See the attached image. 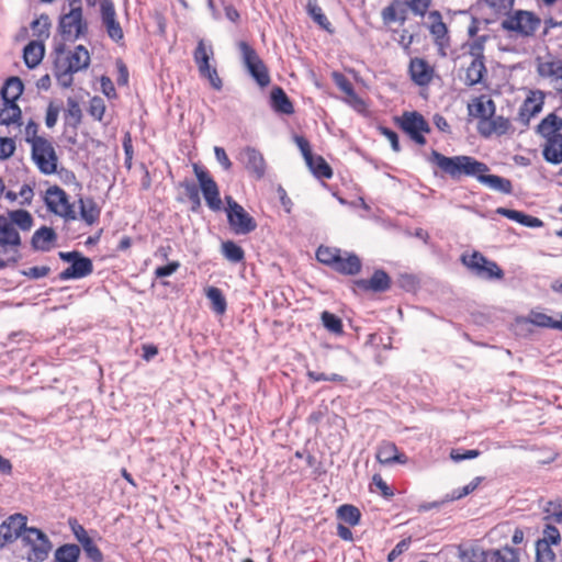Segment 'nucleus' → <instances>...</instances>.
Returning a JSON list of instances; mask_svg holds the SVG:
<instances>
[{"label":"nucleus","instance_id":"f257e3e1","mask_svg":"<svg viewBox=\"0 0 562 562\" xmlns=\"http://www.w3.org/2000/svg\"><path fill=\"white\" fill-rule=\"evenodd\" d=\"M54 53V76L60 87L69 88L74 82V74L89 67V50L83 45L68 49L64 44H59Z\"/></svg>","mask_w":562,"mask_h":562},{"label":"nucleus","instance_id":"f03ea898","mask_svg":"<svg viewBox=\"0 0 562 562\" xmlns=\"http://www.w3.org/2000/svg\"><path fill=\"white\" fill-rule=\"evenodd\" d=\"M429 160L440 170L442 176H447L452 180H460L463 177L476 179L482 172L490 171L485 162L467 155L448 157L437 150H432Z\"/></svg>","mask_w":562,"mask_h":562},{"label":"nucleus","instance_id":"7ed1b4c3","mask_svg":"<svg viewBox=\"0 0 562 562\" xmlns=\"http://www.w3.org/2000/svg\"><path fill=\"white\" fill-rule=\"evenodd\" d=\"M562 117L550 113L541 120L538 125V133L546 139L542 154L543 158L551 164L562 162Z\"/></svg>","mask_w":562,"mask_h":562},{"label":"nucleus","instance_id":"20e7f679","mask_svg":"<svg viewBox=\"0 0 562 562\" xmlns=\"http://www.w3.org/2000/svg\"><path fill=\"white\" fill-rule=\"evenodd\" d=\"M316 258L321 263L346 276L358 274L362 267L361 259L356 254L335 247L319 246L316 250Z\"/></svg>","mask_w":562,"mask_h":562},{"label":"nucleus","instance_id":"39448f33","mask_svg":"<svg viewBox=\"0 0 562 562\" xmlns=\"http://www.w3.org/2000/svg\"><path fill=\"white\" fill-rule=\"evenodd\" d=\"M461 263L475 277L483 280H502L504 271L496 261L488 259L482 252L473 250L463 252L460 257Z\"/></svg>","mask_w":562,"mask_h":562},{"label":"nucleus","instance_id":"423d86ee","mask_svg":"<svg viewBox=\"0 0 562 562\" xmlns=\"http://www.w3.org/2000/svg\"><path fill=\"white\" fill-rule=\"evenodd\" d=\"M214 57V49L211 44H206L204 40H199L198 45L193 52V59L198 67L199 74L202 78L209 80L211 87L220 91L223 88V81L218 76L215 66L211 65V59Z\"/></svg>","mask_w":562,"mask_h":562},{"label":"nucleus","instance_id":"0eeeda50","mask_svg":"<svg viewBox=\"0 0 562 562\" xmlns=\"http://www.w3.org/2000/svg\"><path fill=\"white\" fill-rule=\"evenodd\" d=\"M70 10L59 18L58 29L65 41L75 42L88 32V24L83 19L81 2H69Z\"/></svg>","mask_w":562,"mask_h":562},{"label":"nucleus","instance_id":"6e6552de","mask_svg":"<svg viewBox=\"0 0 562 562\" xmlns=\"http://www.w3.org/2000/svg\"><path fill=\"white\" fill-rule=\"evenodd\" d=\"M396 125L418 146H425L431 128L427 120L417 111H405L395 119Z\"/></svg>","mask_w":562,"mask_h":562},{"label":"nucleus","instance_id":"1a4fd4ad","mask_svg":"<svg viewBox=\"0 0 562 562\" xmlns=\"http://www.w3.org/2000/svg\"><path fill=\"white\" fill-rule=\"evenodd\" d=\"M44 201L49 212L64 218L66 222L77 220L75 206L70 203L67 192L60 187H49L45 191Z\"/></svg>","mask_w":562,"mask_h":562},{"label":"nucleus","instance_id":"9d476101","mask_svg":"<svg viewBox=\"0 0 562 562\" xmlns=\"http://www.w3.org/2000/svg\"><path fill=\"white\" fill-rule=\"evenodd\" d=\"M426 27L436 46L438 56L446 57L451 47V36L440 11L432 10L428 13Z\"/></svg>","mask_w":562,"mask_h":562},{"label":"nucleus","instance_id":"9b49d317","mask_svg":"<svg viewBox=\"0 0 562 562\" xmlns=\"http://www.w3.org/2000/svg\"><path fill=\"white\" fill-rule=\"evenodd\" d=\"M541 25V19L530 11L518 10L502 22V29L524 37L535 35Z\"/></svg>","mask_w":562,"mask_h":562},{"label":"nucleus","instance_id":"f8f14e48","mask_svg":"<svg viewBox=\"0 0 562 562\" xmlns=\"http://www.w3.org/2000/svg\"><path fill=\"white\" fill-rule=\"evenodd\" d=\"M34 164L43 175H53L57 171L58 156L53 143L47 139H37L31 146Z\"/></svg>","mask_w":562,"mask_h":562},{"label":"nucleus","instance_id":"ddd939ff","mask_svg":"<svg viewBox=\"0 0 562 562\" xmlns=\"http://www.w3.org/2000/svg\"><path fill=\"white\" fill-rule=\"evenodd\" d=\"M227 203V220L235 234H249L256 229L257 224L252 216L232 196L225 198Z\"/></svg>","mask_w":562,"mask_h":562},{"label":"nucleus","instance_id":"4468645a","mask_svg":"<svg viewBox=\"0 0 562 562\" xmlns=\"http://www.w3.org/2000/svg\"><path fill=\"white\" fill-rule=\"evenodd\" d=\"M22 541L31 548L29 553L30 561L42 562L47 559L52 543L41 529L29 527L22 536Z\"/></svg>","mask_w":562,"mask_h":562},{"label":"nucleus","instance_id":"2eb2a0df","mask_svg":"<svg viewBox=\"0 0 562 562\" xmlns=\"http://www.w3.org/2000/svg\"><path fill=\"white\" fill-rule=\"evenodd\" d=\"M238 47L251 77L260 87H267L270 83L269 71L256 50L244 41L239 42Z\"/></svg>","mask_w":562,"mask_h":562},{"label":"nucleus","instance_id":"dca6fc26","mask_svg":"<svg viewBox=\"0 0 562 562\" xmlns=\"http://www.w3.org/2000/svg\"><path fill=\"white\" fill-rule=\"evenodd\" d=\"M59 257L70 262V266L59 273L60 280L81 279L93 271L91 259L83 257L79 251L59 252Z\"/></svg>","mask_w":562,"mask_h":562},{"label":"nucleus","instance_id":"f3484780","mask_svg":"<svg viewBox=\"0 0 562 562\" xmlns=\"http://www.w3.org/2000/svg\"><path fill=\"white\" fill-rule=\"evenodd\" d=\"M194 175L199 181L201 191L205 199L207 206L213 211H220L222 209V201L220 198L218 186L215 180L211 177L207 170L199 166L193 165Z\"/></svg>","mask_w":562,"mask_h":562},{"label":"nucleus","instance_id":"a211bd4d","mask_svg":"<svg viewBox=\"0 0 562 562\" xmlns=\"http://www.w3.org/2000/svg\"><path fill=\"white\" fill-rule=\"evenodd\" d=\"M411 81L418 87H428L436 77V67L424 57H413L407 66Z\"/></svg>","mask_w":562,"mask_h":562},{"label":"nucleus","instance_id":"6ab92c4d","mask_svg":"<svg viewBox=\"0 0 562 562\" xmlns=\"http://www.w3.org/2000/svg\"><path fill=\"white\" fill-rule=\"evenodd\" d=\"M26 522L27 517L20 513L13 514L2 521L0 525V546L12 543L20 537L22 538L29 528Z\"/></svg>","mask_w":562,"mask_h":562},{"label":"nucleus","instance_id":"aec40b11","mask_svg":"<svg viewBox=\"0 0 562 562\" xmlns=\"http://www.w3.org/2000/svg\"><path fill=\"white\" fill-rule=\"evenodd\" d=\"M477 131L481 136L488 138L491 136H503L509 133H514V127L509 119L503 115H495L479 121Z\"/></svg>","mask_w":562,"mask_h":562},{"label":"nucleus","instance_id":"412c9836","mask_svg":"<svg viewBox=\"0 0 562 562\" xmlns=\"http://www.w3.org/2000/svg\"><path fill=\"white\" fill-rule=\"evenodd\" d=\"M544 93L541 90H530L518 111V120L528 125L530 120L541 112L544 104Z\"/></svg>","mask_w":562,"mask_h":562},{"label":"nucleus","instance_id":"4be33fe9","mask_svg":"<svg viewBox=\"0 0 562 562\" xmlns=\"http://www.w3.org/2000/svg\"><path fill=\"white\" fill-rule=\"evenodd\" d=\"M240 160L256 179H262L265 177L267 165L263 155L258 149L250 146L245 147L240 151Z\"/></svg>","mask_w":562,"mask_h":562},{"label":"nucleus","instance_id":"5701e85b","mask_svg":"<svg viewBox=\"0 0 562 562\" xmlns=\"http://www.w3.org/2000/svg\"><path fill=\"white\" fill-rule=\"evenodd\" d=\"M353 284L364 292H385L391 288V278L384 270L378 269L371 278L356 280Z\"/></svg>","mask_w":562,"mask_h":562},{"label":"nucleus","instance_id":"b1692460","mask_svg":"<svg viewBox=\"0 0 562 562\" xmlns=\"http://www.w3.org/2000/svg\"><path fill=\"white\" fill-rule=\"evenodd\" d=\"M381 20L385 26L395 22L404 24L407 20V7L404 1L393 0L381 10Z\"/></svg>","mask_w":562,"mask_h":562},{"label":"nucleus","instance_id":"393cba45","mask_svg":"<svg viewBox=\"0 0 562 562\" xmlns=\"http://www.w3.org/2000/svg\"><path fill=\"white\" fill-rule=\"evenodd\" d=\"M331 78L338 89L344 92L347 97V102L355 109H363L366 106L364 101L356 93L355 88L350 80L341 72L334 71Z\"/></svg>","mask_w":562,"mask_h":562},{"label":"nucleus","instance_id":"a878e982","mask_svg":"<svg viewBox=\"0 0 562 562\" xmlns=\"http://www.w3.org/2000/svg\"><path fill=\"white\" fill-rule=\"evenodd\" d=\"M102 22L106 29L108 35L115 42L123 40L124 33L116 20L115 10L112 3L102 4Z\"/></svg>","mask_w":562,"mask_h":562},{"label":"nucleus","instance_id":"bb28decb","mask_svg":"<svg viewBox=\"0 0 562 562\" xmlns=\"http://www.w3.org/2000/svg\"><path fill=\"white\" fill-rule=\"evenodd\" d=\"M375 457L381 464H405L407 462V457L400 452L396 445L391 441L381 442Z\"/></svg>","mask_w":562,"mask_h":562},{"label":"nucleus","instance_id":"cd10ccee","mask_svg":"<svg viewBox=\"0 0 562 562\" xmlns=\"http://www.w3.org/2000/svg\"><path fill=\"white\" fill-rule=\"evenodd\" d=\"M540 76L548 78L553 88L562 92V60H551L539 66Z\"/></svg>","mask_w":562,"mask_h":562},{"label":"nucleus","instance_id":"c85d7f7f","mask_svg":"<svg viewBox=\"0 0 562 562\" xmlns=\"http://www.w3.org/2000/svg\"><path fill=\"white\" fill-rule=\"evenodd\" d=\"M495 212L496 214L505 216L508 220L515 221L526 227L538 228L543 225V222L540 218L528 215L520 211L506 207H497Z\"/></svg>","mask_w":562,"mask_h":562},{"label":"nucleus","instance_id":"c756f323","mask_svg":"<svg viewBox=\"0 0 562 562\" xmlns=\"http://www.w3.org/2000/svg\"><path fill=\"white\" fill-rule=\"evenodd\" d=\"M270 101L276 112L288 115L294 113L293 103L281 87H274L271 90Z\"/></svg>","mask_w":562,"mask_h":562},{"label":"nucleus","instance_id":"7c9ffc66","mask_svg":"<svg viewBox=\"0 0 562 562\" xmlns=\"http://www.w3.org/2000/svg\"><path fill=\"white\" fill-rule=\"evenodd\" d=\"M80 217L89 226L97 224L100 220L101 209L93 198L79 199Z\"/></svg>","mask_w":562,"mask_h":562},{"label":"nucleus","instance_id":"2f4dec72","mask_svg":"<svg viewBox=\"0 0 562 562\" xmlns=\"http://www.w3.org/2000/svg\"><path fill=\"white\" fill-rule=\"evenodd\" d=\"M57 236L53 228L43 226L32 236V246L36 250L48 251L52 249Z\"/></svg>","mask_w":562,"mask_h":562},{"label":"nucleus","instance_id":"473e14b6","mask_svg":"<svg viewBox=\"0 0 562 562\" xmlns=\"http://www.w3.org/2000/svg\"><path fill=\"white\" fill-rule=\"evenodd\" d=\"M476 180L482 184H485L492 190L498 191L504 194H510L513 192V184L510 180L503 178L497 175H488V172H482L477 176Z\"/></svg>","mask_w":562,"mask_h":562},{"label":"nucleus","instance_id":"72a5a7b5","mask_svg":"<svg viewBox=\"0 0 562 562\" xmlns=\"http://www.w3.org/2000/svg\"><path fill=\"white\" fill-rule=\"evenodd\" d=\"M45 54L44 43L31 41L23 49V59L29 68H35L41 64Z\"/></svg>","mask_w":562,"mask_h":562},{"label":"nucleus","instance_id":"f704fd0d","mask_svg":"<svg viewBox=\"0 0 562 562\" xmlns=\"http://www.w3.org/2000/svg\"><path fill=\"white\" fill-rule=\"evenodd\" d=\"M486 74V67L483 56L479 55L472 59L470 65L465 68L464 83L467 86H474L480 83Z\"/></svg>","mask_w":562,"mask_h":562},{"label":"nucleus","instance_id":"c9c22d12","mask_svg":"<svg viewBox=\"0 0 562 562\" xmlns=\"http://www.w3.org/2000/svg\"><path fill=\"white\" fill-rule=\"evenodd\" d=\"M470 111L473 115L479 117L480 121H484L495 114L496 106L491 98L481 95L474 99L473 104L470 106Z\"/></svg>","mask_w":562,"mask_h":562},{"label":"nucleus","instance_id":"e433bc0d","mask_svg":"<svg viewBox=\"0 0 562 562\" xmlns=\"http://www.w3.org/2000/svg\"><path fill=\"white\" fill-rule=\"evenodd\" d=\"M22 111L16 102L3 101L0 108V125H21Z\"/></svg>","mask_w":562,"mask_h":562},{"label":"nucleus","instance_id":"4c0bfd02","mask_svg":"<svg viewBox=\"0 0 562 562\" xmlns=\"http://www.w3.org/2000/svg\"><path fill=\"white\" fill-rule=\"evenodd\" d=\"M0 244L21 245V236L13 223L4 215H0Z\"/></svg>","mask_w":562,"mask_h":562},{"label":"nucleus","instance_id":"58836bf2","mask_svg":"<svg viewBox=\"0 0 562 562\" xmlns=\"http://www.w3.org/2000/svg\"><path fill=\"white\" fill-rule=\"evenodd\" d=\"M486 562H519V553L516 549L505 546L499 549L486 550Z\"/></svg>","mask_w":562,"mask_h":562},{"label":"nucleus","instance_id":"ea45409f","mask_svg":"<svg viewBox=\"0 0 562 562\" xmlns=\"http://www.w3.org/2000/svg\"><path fill=\"white\" fill-rule=\"evenodd\" d=\"M23 90L24 86L22 80L19 77H10L5 80L1 89L2 101L16 102L22 95Z\"/></svg>","mask_w":562,"mask_h":562},{"label":"nucleus","instance_id":"a19ab883","mask_svg":"<svg viewBox=\"0 0 562 562\" xmlns=\"http://www.w3.org/2000/svg\"><path fill=\"white\" fill-rule=\"evenodd\" d=\"M21 245L0 244V270L15 266L20 258Z\"/></svg>","mask_w":562,"mask_h":562},{"label":"nucleus","instance_id":"79ce46f5","mask_svg":"<svg viewBox=\"0 0 562 562\" xmlns=\"http://www.w3.org/2000/svg\"><path fill=\"white\" fill-rule=\"evenodd\" d=\"M312 173L318 179H330L333 177V169L324 157L314 155L310 162H306Z\"/></svg>","mask_w":562,"mask_h":562},{"label":"nucleus","instance_id":"37998d69","mask_svg":"<svg viewBox=\"0 0 562 562\" xmlns=\"http://www.w3.org/2000/svg\"><path fill=\"white\" fill-rule=\"evenodd\" d=\"M337 517L349 526H357L360 522L361 513L358 507L345 504L337 508Z\"/></svg>","mask_w":562,"mask_h":562},{"label":"nucleus","instance_id":"c03bdc74","mask_svg":"<svg viewBox=\"0 0 562 562\" xmlns=\"http://www.w3.org/2000/svg\"><path fill=\"white\" fill-rule=\"evenodd\" d=\"M13 226H18L22 231H30L33 226V217L26 210L10 211L7 216Z\"/></svg>","mask_w":562,"mask_h":562},{"label":"nucleus","instance_id":"a18cd8bd","mask_svg":"<svg viewBox=\"0 0 562 562\" xmlns=\"http://www.w3.org/2000/svg\"><path fill=\"white\" fill-rule=\"evenodd\" d=\"M33 35L37 38L36 41L44 42L49 37L50 21L47 14H41L31 23Z\"/></svg>","mask_w":562,"mask_h":562},{"label":"nucleus","instance_id":"49530a36","mask_svg":"<svg viewBox=\"0 0 562 562\" xmlns=\"http://www.w3.org/2000/svg\"><path fill=\"white\" fill-rule=\"evenodd\" d=\"M80 548L77 544H64L56 550L55 562H78Z\"/></svg>","mask_w":562,"mask_h":562},{"label":"nucleus","instance_id":"de8ad7c7","mask_svg":"<svg viewBox=\"0 0 562 562\" xmlns=\"http://www.w3.org/2000/svg\"><path fill=\"white\" fill-rule=\"evenodd\" d=\"M65 120H66V123L74 128H77L82 122L81 108H80L79 103L74 99H68V101H67Z\"/></svg>","mask_w":562,"mask_h":562},{"label":"nucleus","instance_id":"09e8293b","mask_svg":"<svg viewBox=\"0 0 562 562\" xmlns=\"http://www.w3.org/2000/svg\"><path fill=\"white\" fill-rule=\"evenodd\" d=\"M222 252L233 263L241 262L245 259L244 249L233 240H226L222 244Z\"/></svg>","mask_w":562,"mask_h":562},{"label":"nucleus","instance_id":"8fccbe9b","mask_svg":"<svg viewBox=\"0 0 562 562\" xmlns=\"http://www.w3.org/2000/svg\"><path fill=\"white\" fill-rule=\"evenodd\" d=\"M206 297L212 303V310L216 314H224L227 307L226 300L222 293V290L216 286H210L206 290Z\"/></svg>","mask_w":562,"mask_h":562},{"label":"nucleus","instance_id":"3c124183","mask_svg":"<svg viewBox=\"0 0 562 562\" xmlns=\"http://www.w3.org/2000/svg\"><path fill=\"white\" fill-rule=\"evenodd\" d=\"M324 327L335 335H341L344 333V326L341 319L335 314L324 311L321 315Z\"/></svg>","mask_w":562,"mask_h":562},{"label":"nucleus","instance_id":"603ef678","mask_svg":"<svg viewBox=\"0 0 562 562\" xmlns=\"http://www.w3.org/2000/svg\"><path fill=\"white\" fill-rule=\"evenodd\" d=\"M307 11L310 15L313 18V20L324 30L328 32H333L331 30V23L327 19V16L324 14L322 8L316 3L308 1L307 3Z\"/></svg>","mask_w":562,"mask_h":562},{"label":"nucleus","instance_id":"864d4df0","mask_svg":"<svg viewBox=\"0 0 562 562\" xmlns=\"http://www.w3.org/2000/svg\"><path fill=\"white\" fill-rule=\"evenodd\" d=\"M87 111L93 120L102 122L106 112V105L104 100L98 95L92 97L89 100V106Z\"/></svg>","mask_w":562,"mask_h":562},{"label":"nucleus","instance_id":"5fc2aeb1","mask_svg":"<svg viewBox=\"0 0 562 562\" xmlns=\"http://www.w3.org/2000/svg\"><path fill=\"white\" fill-rule=\"evenodd\" d=\"M434 0H404L407 9L415 15L424 18L430 12L429 9Z\"/></svg>","mask_w":562,"mask_h":562},{"label":"nucleus","instance_id":"6e6d98bb","mask_svg":"<svg viewBox=\"0 0 562 562\" xmlns=\"http://www.w3.org/2000/svg\"><path fill=\"white\" fill-rule=\"evenodd\" d=\"M536 562H555V553L544 541L536 543Z\"/></svg>","mask_w":562,"mask_h":562},{"label":"nucleus","instance_id":"4d7b16f0","mask_svg":"<svg viewBox=\"0 0 562 562\" xmlns=\"http://www.w3.org/2000/svg\"><path fill=\"white\" fill-rule=\"evenodd\" d=\"M527 322L543 328H553V318L542 312H530Z\"/></svg>","mask_w":562,"mask_h":562},{"label":"nucleus","instance_id":"13d9d810","mask_svg":"<svg viewBox=\"0 0 562 562\" xmlns=\"http://www.w3.org/2000/svg\"><path fill=\"white\" fill-rule=\"evenodd\" d=\"M515 0H483L486 7L496 15L506 14L512 10Z\"/></svg>","mask_w":562,"mask_h":562},{"label":"nucleus","instance_id":"bf43d9fd","mask_svg":"<svg viewBox=\"0 0 562 562\" xmlns=\"http://www.w3.org/2000/svg\"><path fill=\"white\" fill-rule=\"evenodd\" d=\"M68 524L75 538L81 546L86 543V541L92 540V538L88 535V531L85 529L82 525L78 522L76 518H70Z\"/></svg>","mask_w":562,"mask_h":562},{"label":"nucleus","instance_id":"052dcab7","mask_svg":"<svg viewBox=\"0 0 562 562\" xmlns=\"http://www.w3.org/2000/svg\"><path fill=\"white\" fill-rule=\"evenodd\" d=\"M182 187L184 188L187 198L192 203V210L199 209L201 200L198 187L193 182H183Z\"/></svg>","mask_w":562,"mask_h":562},{"label":"nucleus","instance_id":"680f3d73","mask_svg":"<svg viewBox=\"0 0 562 562\" xmlns=\"http://www.w3.org/2000/svg\"><path fill=\"white\" fill-rule=\"evenodd\" d=\"M538 541H544L548 546L559 544L561 542V535L555 526L547 525L543 529V538Z\"/></svg>","mask_w":562,"mask_h":562},{"label":"nucleus","instance_id":"e2e57ef3","mask_svg":"<svg viewBox=\"0 0 562 562\" xmlns=\"http://www.w3.org/2000/svg\"><path fill=\"white\" fill-rule=\"evenodd\" d=\"M82 549H83L86 555L92 562H102L103 561V553L101 552V550L94 543L93 540L86 541V543L82 544Z\"/></svg>","mask_w":562,"mask_h":562},{"label":"nucleus","instance_id":"0e129e2a","mask_svg":"<svg viewBox=\"0 0 562 562\" xmlns=\"http://www.w3.org/2000/svg\"><path fill=\"white\" fill-rule=\"evenodd\" d=\"M15 140L11 137H0V159L10 158L15 151Z\"/></svg>","mask_w":562,"mask_h":562},{"label":"nucleus","instance_id":"69168bd1","mask_svg":"<svg viewBox=\"0 0 562 562\" xmlns=\"http://www.w3.org/2000/svg\"><path fill=\"white\" fill-rule=\"evenodd\" d=\"M306 375L312 382H322V381L345 382L346 381V379L342 375L337 374V373L327 375L325 373L307 371Z\"/></svg>","mask_w":562,"mask_h":562},{"label":"nucleus","instance_id":"338daca9","mask_svg":"<svg viewBox=\"0 0 562 562\" xmlns=\"http://www.w3.org/2000/svg\"><path fill=\"white\" fill-rule=\"evenodd\" d=\"M59 112L60 106L55 104L54 102H49L45 115V124L48 128H52L56 125Z\"/></svg>","mask_w":562,"mask_h":562},{"label":"nucleus","instance_id":"774afa93","mask_svg":"<svg viewBox=\"0 0 562 562\" xmlns=\"http://www.w3.org/2000/svg\"><path fill=\"white\" fill-rule=\"evenodd\" d=\"M372 483L380 491L383 497L391 498L394 496V491L386 484L380 474L373 475Z\"/></svg>","mask_w":562,"mask_h":562}]
</instances>
